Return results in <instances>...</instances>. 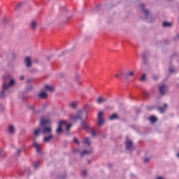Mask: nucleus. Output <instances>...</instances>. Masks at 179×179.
<instances>
[{
	"label": "nucleus",
	"mask_w": 179,
	"mask_h": 179,
	"mask_svg": "<svg viewBox=\"0 0 179 179\" xmlns=\"http://www.w3.org/2000/svg\"><path fill=\"white\" fill-rule=\"evenodd\" d=\"M20 79V80H23L24 79V76H21Z\"/></svg>",
	"instance_id": "c9c22d12"
},
{
	"label": "nucleus",
	"mask_w": 179,
	"mask_h": 179,
	"mask_svg": "<svg viewBox=\"0 0 179 179\" xmlns=\"http://www.w3.org/2000/svg\"><path fill=\"white\" fill-rule=\"evenodd\" d=\"M169 71L171 72V73H173V72H174V70H173L172 68H169Z\"/></svg>",
	"instance_id": "f704fd0d"
},
{
	"label": "nucleus",
	"mask_w": 179,
	"mask_h": 179,
	"mask_svg": "<svg viewBox=\"0 0 179 179\" xmlns=\"http://www.w3.org/2000/svg\"><path fill=\"white\" fill-rule=\"evenodd\" d=\"M173 26L172 23H163L162 27H171Z\"/></svg>",
	"instance_id": "5701e85b"
},
{
	"label": "nucleus",
	"mask_w": 179,
	"mask_h": 179,
	"mask_svg": "<svg viewBox=\"0 0 179 179\" xmlns=\"http://www.w3.org/2000/svg\"><path fill=\"white\" fill-rule=\"evenodd\" d=\"M22 5H23V3H20L16 6V9H19V8H20V6H22Z\"/></svg>",
	"instance_id": "7c9ffc66"
},
{
	"label": "nucleus",
	"mask_w": 179,
	"mask_h": 179,
	"mask_svg": "<svg viewBox=\"0 0 179 179\" xmlns=\"http://www.w3.org/2000/svg\"><path fill=\"white\" fill-rule=\"evenodd\" d=\"M38 96L40 99H47L48 97V94L45 92H42L39 93Z\"/></svg>",
	"instance_id": "4468645a"
},
{
	"label": "nucleus",
	"mask_w": 179,
	"mask_h": 179,
	"mask_svg": "<svg viewBox=\"0 0 179 179\" xmlns=\"http://www.w3.org/2000/svg\"><path fill=\"white\" fill-rule=\"evenodd\" d=\"M177 157H179V152L177 154Z\"/></svg>",
	"instance_id": "c03bdc74"
},
{
	"label": "nucleus",
	"mask_w": 179,
	"mask_h": 179,
	"mask_svg": "<svg viewBox=\"0 0 179 179\" xmlns=\"http://www.w3.org/2000/svg\"><path fill=\"white\" fill-rule=\"evenodd\" d=\"M166 108H167V105L166 103H164V108L163 107L159 108V111H160L161 114H163V113H164V111H166Z\"/></svg>",
	"instance_id": "a211bd4d"
},
{
	"label": "nucleus",
	"mask_w": 179,
	"mask_h": 179,
	"mask_svg": "<svg viewBox=\"0 0 179 179\" xmlns=\"http://www.w3.org/2000/svg\"><path fill=\"white\" fill-rule=\"evenodd\" d=\"M90 153H92V151H87V150H83L81 152V156H85V155H90Z\"/></svg>",
	"instance_id": "4be33fe9"
},
{
	"label": "nucleus",
	"mask_w": 179,
	"mask_h": 179,
	"mask_svg": "<svg viewBox=\"0 0 179 179\" xmlns=\"http://www.w3.org/2000/svg\"><path fill=\"white\" fill-rule=\"evenodd\" d=\"M37 23H31L29 27H31L32 29H37Z\"/></svg>",
	"instance_id": "393cba45"
},
{
	"label": "nucleus",
	"mask_w": 179,
	"mask_h": 179,
	"mask_svg": "<svg viewBox=\"0 0 179 179\" xmlns=\"http://www.w3.org/2000/svg\"><path fill=\"white\" fill-rule=\"evenodd\" d=\"M121 75H124V77L126 79H128V78L134 76V75H135V73L134 71H129V73H121Z\"/></svg>",
	"instance_id": "0eeeda50"
},
{
	"label": "nucleus",
	"mask_w": 179,
	"mask_h": 179,
	"mask_svg": "<svg viewBox=\"0 0 179 179\" xmlns=\"http://www.w3.org/2000/svg\"><path fill=\"white\" fill-rule=\"evenodd\" d=\"M81 127L83 129H85V131H87V129H89V124L85 121L81 122Z\"/></svg>",
	"instance_id": "ddd939ff"
},
{
	"label": "nucleus",
	"mask_w": 179,
	"mask_h": 179,
	"mask_svg": "<svg viewBox=\"0 0 179 179\" xmlns=\"http://www.w3.org/2000/svg\"><path fill=\"white\" fill-rule=\"evenodd\" d=\"M31 23H37V22H36V20H34L31 21Z\"/></svg>",
	"instance_id": "ea45409f"
},
{
	"label": "nucleus",
	"mask_w": 179,
	"mask_h": 179,
	"mask_svg": "<svg viewBox=\"0 0 179 179\" xmlns=\"http://www.w3.org/2000/svg\"><path fill=\"white\" fill-rule=\"evenodd\" d=\"M78 106V102L76 101H73L70 103V107H71V108H75L76 107H77Z\"/></svg>",
	"instance_id": "412c9836"
},
{
	"label": "nucleus",
	"mask_w": 179,
	"mask_h": 179,
	"mask_svg": "<svg viewBox=\"0 0 179 179\" xmlns=\"http://www.w3.org/2000/svg\"><path fill=\"white\" fill-rule=\"evenodd\" d=\"M122 72H121L120 74H116L115 75V78H119L120 79H121V76H124V75H122Z\"/></svg>",
	"instance_id": "cd10ccee"
},
{
	"label": "nucleus",
	"mask_w": 179,
	"mask_h": 179,
	"mask_svg": "<svg viewBox=\"0 0 179 179\" xmlns=\"http://www.w3.org/2000/svg\"><path fill=\"white\" fill-rule=\"evenodd\" d=\"M96 130H92V136H96Z\"/></svg>",
	"instance_id": "c756f323"
},
{
	"label": "nucleus",
	"mask_w": 179,
	"mask_h": 179,
	"mask_svg": "<svg viewBox=\"0 0 179 179\" xmlns=\"http://www.w3.org/2000/svg\"><path fill=\"white\" fill-rule=\"evenodd\" d=\"M25 64L27 68H30V66H31V59L29 57H27L25 58Z\"/></svg>",
	"instance_id": "9b49d317"
},
{
	"label": "nucleus",
	"mask_w": 179,
	"mask_h": 179,
	"mask_svg": "<svg viewBox=\"0 0 179 179\" xmlns=\"http://www.w3.org/2000/svg\"><path fill=\"white\" fill-rule=\"evenodd\" d=\"M107 101V98H103L101 96H99L96 99V103L98 104H101V103H106Z\"/></svg>",
	"instance_id": "1a4fd4ad"
},
{
	"label": "nucleus",
	"mask_w": 179,
	"mask_h": 179,
	"mask_svg": "<svg viewBox=\"0 0 179 179\" xmlns=\"http://www.w3.org/2000/svg\"><path fill=\"white\" fill-rule=\"evenodd\" d=\"M40 166V162H37L34 165V169L38 168Z\"/></svg>",
	"instance_id": "c85d7f7f"
},
{
	"label": "nucleus",
	"mask_w": 179,
	"mask_h": 179,
	"mask_svg": "<svg viewBox=\"0 0 179 179\" xmlns=\"http://www.w3.org/2000/svg\"><path fill=\"white\" fill-rule=\"evenodd\" d=\"M78 83H79V85H81V84H82V83H81V82H79Z\"/></svg>",
	"instance_id": "49530a36"
},
{
	"label": "nucleus",
	"mask_w": 179,
	"mask_h": 179,
	"mask_svg": "<svg viewBox=\"0 0 179 179\" xmlns=\"http://www.w3.org/2000/svg\"><path fill=\"white\" fill-rule=\"evenodd\" d=\"M34 62H38V59H35L34 60Z\"/></svg>",
	"instance_id": "4c0bfd02"
},
{
	"label": "nucleus",
	"mask_w": 179,
	"mask_h": 179,
	"mask_svg": "<svg viewBox=\"0 0 179 179\" xmlns=\"http://www.w3.org/2000/svg\"><path fill=\"white\" fill-rule=\"evenodd\" d=\"M61 24H59V25H58V26H61Z\"/></svg>",
	"instance_id": "09e8293b"
},
{
	"label": "nucleus",
	"mask_w": 179,
	"mask_h": 179,
	"mask_svg": "<svg viewBox=\"0 0 179 179\" xmlns=\"http://www.w3.org/2000/svg\"><path fill=\"white\" fill-rule=\"evenodd\" d=\"M98 124L102 125L104 124V119H103V111H100L98 114Z\"/></svg>",
	"instance_id": "20e7f679"
},
{
	"label": "nucleus",
	"mask_w": 179,
	"mask_h": 179,
	"mask_svg": "<svg viewBox=\"0 0 179 179\" xmlns=\"http://www.w3.org/2000/svg\"><path fill=\"white\" fill-rule=\"evenodd\" d=\"M143 59H145V58H146V56L145 55H143Z\"/></svg>",
	"instance_id": "a19ab883"
},
{
	"label": "nucleus",
	"mask_w": 179,
	"mask_h": 179,
	"mask_svg": "<svg viewBox=\"0 0 179 179\" xmlns=\"http://www.w3.org/2000/svg\"><path fill=\"white\" fill-rule=\"evenodd\" d=\"M141 82H144L146 80V74H143L142 77L140 78Z\"/></svg>",
	"instance_id": "a878e982"
},
{
	"label": "nucleus",
	"mask_w": 179,
	"mask_h": 179,
	"mask_svg": "<svg viewBox=\"0 0 179 179\" xmlns=\"http://www.w3.org/2000/svg\"><path fill=\"white\" fill-rule=\"evenodd\" d=\"M45 89L48 92H54V87L52 85H45Z\"/></svg>",
	"instance_id": "f3484780"
},
{
	"label": "nucleus",
	"mask_w": 179,
	"mask_h": 179,
	"mask_svg": "<svg viewBox=\"0 0 179 179\" xmlns=\"http://www.w3.org/2000/svg\"><path fill=\"white\" fill-rule=\"evenodd\" d=\"M168 1H171V0H168Z\"/></svg>",
	"instance_id": "3c124183"
},
{
	"label": "nucleus",
	"mask_w": 179,
	"mask_h": 179,
	"mask_svg": "<svg viewBox=\"0 0 179 179\" xmlns=\"http://www.w3.org/2000/svg\"><path fill=\"white\" fill-rule=\"evenodd\" d=\"M15 79L12 78L8 84L5 83L3 85L2 90L0 92L1 99H3V97H5V92H6V90H8L10 86L15 85Z\"/></svg>",
	"instance_id": "f03ea898"
},
{
	"label": "nucleus",
	"mask_w": 179,
	"mask_h": 179,
	"mask_svg": "<svg viewBox=\"0 0 179 179\" xmlns=\"http://www.w3.org/2000/svg\"><path fill=\"white\" fill-rule=\"evenodd\" d=\"M51 124V120L45 119L44 117H41V127L38 128L37 129L34 130V135L36 136H38L40 132L43 134V135H51L52 134V127L50 126ZM49 125V126H47Z\"/></svg>",
	"instance_id": "f257e3e1"
},
{
	"label": "nucleus",
	"mask_w": 179,
	"mask_h": 179,
	"mask_svg": "<svg viewBox=\"0 0 179 179\" xmlns=\"http://www.w3.org/2000/svg\"><path fill=\"white\" fill-rule=\"evenodd\" d=\"M82 117H83L82 114H79L78 115H74L71 117L73 121H78V120H82Z\"/></svg>",
	"instance_id": "f8f14e48"
},
{
	"label": "nucleus",
	"mask_w": 179,
	"mask_h": 179,
	"mask_svg": "<svg viewBox=\"0 0 179 179\" xmlns=\"http://www.w3.org/2000/svg\"><path fill=\"white\" fill-rule=\"evenodd\" d=\"M150 160V158H145L144 159V163H148V162H149Z\"/></svg>",
	"instance_id": "72a5a7b5"
},
{
	"label": "nucleus",
	"mask_w": 179,
	"mask_h": 179,
	"mask_svg": "<svg viewBox=\"0 0 179 179\" xmlns=\"http://www.w3.org/2000/svg\"><path fill=\"white\" fill-rule=\"evenodd\" d=\"M126 150H132V146H134V143H132L131 141H130L129 139H127V141H126Z\"/></svg>",
	"instance_id": "423d86ee"
},
{
	"label": "nucleus",
	"mask_w": 179,
	"mask_h": 179,
	"mask_svg": "<svg viewBox=\"0 0 179 179\" xmlns=\"http://www.w3.org/2000/svg\"><path fill=\"white\" fill-rule=\"evenodd\" d=\"M27 83H30L31 80H27Z\"/></svg>",
	"instance_id": "79ce46f5"
},
{
	"label": "nucleus",
	"mask_w": 179,
	"mask_h": 179,
	"mask_svg": "<svg viewBox=\"0 0 179 179\" xmlns=\"http://www.w3.org/2000/svg\"><path fill=\"white\" fill-rule=\"evenodd\" d=\"M65 125L66 126V121L65 120H62L59 122V126L58 128L57 129V134H61V132H62V126Z\"/></svg>",
	"instance_id": "7ed1b4c3"
},
{
	"label": "nucleus",
	"mask_w": 179,
	"mask_h": 179,
	"mask_svg": "<svg viewBox=\"0 0 179 179\" xmlns=\"http://www.w3.org/2000/svg\"><path fill=\"white\" fill-rule=\"evenodd\" d=\"M34 146L36 148V150L38 153L41 152V150L40 149V145H38L37 143L34 142Z\"/></svg>",
	"instance_id": "6ab92c4d"
},
{
	"label": "nucleus",
	"mask_w": 179,
	"mask_h": 179,
	"mask_svg": "<svg viewBox=\"0 0 179 179\" xmlns=\"http://www.w3.org/2000/svg\"><path fill=\"white\" fill-rule=\"evenodd\" d=\"M166 92H167V88H166V85H162L159 87V93L161 94H166Z\"/></svg>",
	"instance_id": "9d476101"
},
{
	"label": "nucleus",
	"mask_w": 179,
	"mask_h": 179,
	"mask_svg": "<svg viewBox=\"0 0 179 179\" xmlns=\"http://www.w3.org/2000/svg\"><path fill=\"white\" fill-rule=\"evenodd\" d=\"M4 22H8V19L6 18L5 20H4Z\"/></svg>",
	"instance_id": "37998d69"
},
{
	"label": "nucleus",
	"mask_w": 179,
	"mask_h": 179,
	"mask_svg": "<svg viewBox=\"0 0 179 179\" xmlns=\"http://www.w3.org/2000/svg\"><path fill=\"white\" fill-rule=\"evenodd\" d=\"M20 152H22V150H21V149H18V150H17V154H18V155H20Z\"/></svg>",
	"instance_id": "e433bc0d"
},
{
	"label": "nucleus",
	"mask_w": 179,
	"mask_h": 179,
	"mask_svg": "<svg viewBox=\"0 0 179 179\" xmlns=\"http://www.w3.org/2000/svg\"><path fill=\"white\" fill-rule=\"evenodd\" d=\"M119 117L117 114L114 113L110 116L109 120L110 121H114V120H118Z\"/></svg>",
	"instance_id": "dca6fc26"
},
{
	"label": "nucleus",
	"mask_w": 179,
	"mask_h": 179,
	"mask_svg": "<svg viewBox=\"0 0 179 179\" xmlns=\"http://www.w3.org/2000/svg\"><path fill=\"white\" fill-rule=\"evenodd\" d=\"M71 128H72V124H69L66 126V129H67V131H69V129H71Z\"/></svg>",
	"instance_id": "bb28decb"
},
{
	"label": "nucleus",
	"mask_w": 179,
	"mask_h": 179,
	"mask_svg": "<svg viewBox=\"0 0 179 179\" xmlns=\"http://www.w3.org/2000/svg\"><path fill=\"white\" fill-rule=\"evenodd\" d=\"M157 179H164V178H163V177L162 176H159V177H157Z\"/></svg>",
	"instance_id": "58836bf2"
},
{
	"label": "nucleus",
	"mask_w": 179,
	"mask_h": 179,
	"mask_svg": "<svg viewBox=\"0 0 179 179\" xmlns=\"http://www.w3.org/2000/svg\"><path fill=\"white\" fill-rule=\"evenodd\" d=\"M150 121H151V122H156V121H157V118L155 116H151L150 117Z\"/></svg>",
	"instance_id": "b1692460"
},
{
	"label": "nucleus",
	"mask_w": 179,
	"mask_h": 179,
	"mask_svg": "<svg viewBox=\"0 0 179 179\" xmlns=\"http://www.w3.org/2000/svg\"><path fill=\"white\" fill-rule=\"evenodd\" d=\"M48 136H45L43 138V141L44 142H46L47 143H48V142H50V141H52V139H54V135L52 134H48Z\"/></svg>",
	"instance_id": "6e6552de"
},
{
	"label": "nucleus",
	"mask_w": 179,
	"mask_h": 179,
	"mask_svg": "<svg viewBox=\"0 0 179 179\" xmlns=\"http://www.w3.org/2000/svg\"><path fill=\"white\" fill-rule=\"evenodd\" d=\"M163 23H169V22H164Z\"/></svg>",
	"instance_id": "de8ad7c7"
},
{
	"label": "nucleus",
	"mask_w": 179,
	"mask_h": 179,
	"mask_svg": "<svg viewBox=\"0 0 179 179\" xmlns=\"http://www.w3.org/2000/svg\"><path fill=\"white\" fill-rule=\"evenodd\" d=\"M8 132L12 134H15V127L13 125L9 126Z\"/></svg>",
	"instance_id": "aec40b11"
},
{
	"label": "nucleus",
	"mask_w": 179,
	"mask_h": 179,
	"mask_svg": "<svg viewBox=\"0 0 179 179\" xmlns=\"http://www.w3.org/2000/svg\"><path fill=\"white\" fill-rule=\"evenodd\" d=\"M74 142H75L77 145H79V141L78 140V138H74Z\"/></svg>",
	"instance_id": "2f4dec72"
},
{
	"label": "nucleus",
	"mask_w": 179,
	"mask_h": 179,
	"mask_svg": "<svg viewBox=\"0 0 179 179\" xmlns=\"http://www.w3.org/2000/svg\"><path fill=\"white\" fill-rule=\"evenodd\" d=\"M97 8H99V6H96V9H97Z\"/></svg>",
	"instance_id": "8fccbe9b"
},
{
	"label": "nucleus",
	"mask_w": 179,
	"mask_h": 179,
	"mask_svg": "<svg viewBox=\"0 0 179 179\" xmlns=\"http://www.w3.org/2000/svg\"><path fill=\"white\" fill-rule=\"evenodd\" d=\"M83 143L87 145V146H90V138L89 137H86L85 139L83 140Z\"/></svg>",
	"instance_id": "2eb2a0df"
},
{
	"label": "nucleus",
	"mask_w": 179,
	"mask_h": 179,
	"mask_svg": "<svg viewBox=\"0 0 179 179\" xmlns=\"http://www.w3.org/2000/svg\"><path fill=\"white\" fill-rule=\"evenodd\" d=\"M177 37L179 38V34L177 35Z\"/></svg>",
	"instance_id": "a18cd8bd"
},
{
	"label": "nucleus",
	"mask_w": 179,
	"mask_h": 179,
	"mask_svg": "<svg viewBox=\"0 0 179 179\" xmlns=\"http://www.w3.org/2000/svg\"><path fill=\"white\" fill-rule=\"evenodd\" d=\"M141 8L143 10V13H144L145 15V17H149V16L150 15V11H149V10H148V9H145L144 3L141 4Z\"/></svg>",
	"instance_id": "39448f33"
},
{
	"label": "nucleus",
	"mask_w": 179,
	"mask_h": 179,
	"mask_svg": "<svg viewBox=\"0 0 179 179\" xmlns=\"http://www.w3.org/2000/svg\"><path fill=\"white\" fill-rule=\"evenodd\" d=\"M82 174H83V177H85V176H86V174H87V171H83Z\"/></svg>",
	"instance_id": "473e14b6"
}]
</instances>
